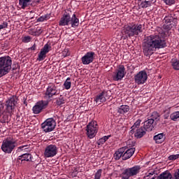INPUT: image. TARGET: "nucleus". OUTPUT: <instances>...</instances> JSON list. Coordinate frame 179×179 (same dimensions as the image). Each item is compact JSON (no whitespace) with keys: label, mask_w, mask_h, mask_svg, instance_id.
Listing matches in <instances>:
<instances>
[{"label":"nucleus","mask_w":179,"mask_h":179,"mask_svg":"<svg viewBox=\"0 0 179 179\" xmlns=\"http://www.w3.org/2000/svg\"><path fill=\"white\" fill-rule=\"evenodd\" d=\"M110 136H111L110 135L105 136L102 137V138H103V141L106 142V141H108V138H110Z\"/></svg>","instance_id":"obj_47"},{"label":"nucleus","mask_w":179,"mask_h":179,"mask_svg":"<svg viewBox=\"0 0 179 179\" xmlns=\"http://www.w3.org/2000/svg\"><path fill=\"white\" fill-rule=\"evenodd\" d=\"M122 179H129V178H128V176H126V177H123Z\"/></svg>","instance_id":"obj_50"},{"label":"nucleus","mask_w":179,"mask_h":179,"mask_svg":"<svg viewBox=\"0 0 179 179\" xmlns=\"http://www.w3.org/2000/svg\"><path fill=\"white\" fill-rule=\"evenodd\" d=\"M57 106H61L62 104H65V98L62 95H60L59 97L56 100Z\"/></svg>","instance_id":"obj_32"},{"label":"nucleus","mask_w":179,"mask_h":179,"mask_svg":"<svg viewBox=\"0 0 179 179\" xmlns=\"http://www.w3.org/2000/svg\"><path fill=\"white\" fill-rule=\"evenodd\" d=\"M143 179H157V176L155 175V171L149 173Z\"/></svg>","instance_id":"obj_36"},{"label":"nucleus","mask_w":179,"mask_h":179,"mask_svg":"<svg viewBox=\"0 0 179 179\" xmlns=\"http://www.w3.org/2000/svg\"><path fill=\"white\" fill-rule=\"evenodd\" d=\"M51 48V46L48 44H45L41 50V52L38 54L37 61H44L45 59V57H47V54L50 52V49Z\"/></svg>","instance_id":"obj_17"},{"label":"nucleus","mask_w":179,"mask_h":179,"mask_svg":"<svg viewBox=\"0 0 179 179\" xmlns=\"http://www.w3.org/2000/svg\"><path fill=\"white\" fill-rule=\"evenodd\" d=\"M48 106V101H40L33 107L32 111L34 114H40L46 106Z\"/></svg>","instance_id":"obj_14"},{"label":"nucleus","mask_w":179,"mask_h":179,"mask_svg":"<svg viewBox=\"0 0 179 179\" xmlns=\"http://www.w3.org/2000/svg\"><path fill=\"white\" fill-rule=\"evenodd\" d=\"M101 173H102V170L101 169H99L96 173L94 175V179H100L101 178Z\"/></svg>","instance_id":"obj_37"},{"label":"nucleus","mask_w":179,"mask_h":179,"mask_svg":"<svg viewBox=\"0 0 179 179\" xmlns=\"http://www.w3.org/2000/svg\"><path fill=\"white\" fill-rule=\"evenodd\" d=\"M12 113H8L6 110L3 112L2 116L0 119V122L1 124H9L10 121V115Z\"/></svg>","instance_id":"obj_20"},{"label":"nucleus","mask_w":179,"mask_h":179,"mask_svg":"<svg viewBox=\"0 0 179 179\" xmlns=\"http://www.w3.org/2000/svg\"><path fill=\"white\" fill-rule=\"evenodd\" d=\"M164 120H167V118H169V113H166V114L164 115Z\"/></svg>","instance_id":"obj_48"},{"label":"nucleus","mask_w":179,"mask_h":179,"mask_svg":"<svg viewBox=\"0 0 179 179\" xmlns=\"http://www.w3.org/2000/svg\"><path fill=\"white\" fill-rule=\"evenodd\" d=\"M171 120H172V121H177L179 120V111L175 112L173 113H172L171 115Z\"/></svg>","instance_id":"obj_34"},{"label":"nucleus","mask_w":179,"mask_h":179,"mask_svg":"<svg viewBox=\"0 0 179 179\" xmlns=\"http://www.w3.org/2000/svg\"><path fill=\"white\" fill-rule=\"evenodd\" d=\"M87 135L90 139H93L97 134V122H91L87 126Z\"/></svg>","instance_id":"obj_8"},{"label":"nucleus","mask_w":179,"mask_h":179,"mask_svg":"<svg viewBox=\"0 0 179 179\" xmlns=\"http://www.w3.org/2000/svg\"><path fill=\"white\" fill-rule=\"evenodd\" d=\"M58 154V148L54 144L47 145L45 148L44 156L45 157L50 158L57 156Z\"/></svg>","instance_id":"obj_9"},{"label":"nucleus","mask_w":179,"mask_h":179,"mask_svg":"<svg viewBox=\"0 0 179 179\" xmlns=\"http://www.w3.org/2000/svg\"><path fill=\"white\" fill-rule=\"evenodd\" d=\"M172 28H173V24H171L164 23L163 25V29H164V30H171Z\"/></svg>","instance_id":"obj_38"},{"label":"nucleus","mask_w":179,"mask_h":179,"mask_svg":"<svg viewBox=\"0 0 179 179\" xmlns=\"http://www.w3.org/2000/svg\"><path fill=\"white\" fill-rule=\"evenodd\" d=\"M26 149H29V145H28L18 147L17 151V152H22V150H26Z\"/></svg>","instance_id":"obj_39"},{"label":"nucleus","mask_w":179,"mask_h":179,"mask_svg":"<svg viewBox=\"0 0 179 179\" xmlns=\"http://www.w3.org/2000/svg\"><path fill=\"white\" fill-rule=\"evenodd\" d=\"M164 1L165 3H166V5H173L176 2V0H164Z\"/></svg>","instance_id":"obj_43"},{"label":"nucleus","mask_w":179,"mask_h":179,"mask_svg":"<svg viewBox=\"0 0 179 179\" xmlns=\"http://www.w3.org/2000/svg\"><path fill=\"white\" fill-rule=\"evenodd\" d=\"M165 23L168 24H172L174 22V18L173 17H170V16H166L164 19Z\"/></svg>","instance_id":"obj_33"},{"label":"nucleus","mask_w":179,"mask_h":179,"mask_svg":"<svg viewBox=\"0 0 179 179\" xmlns=\"http://www.w3.org/2000/svg\"><path fill=\"white\" fill-rule=\"evenodd\" d=\"M94 55L96 54L94 52H87L82 58L81 61L83 65H89L94 61Z\"/></svg>","instance_id":"obj_15"},{"label":"nucleus","mask_w":179,"mask_h":179,"mask_svg":"<svg viewBox=\"0 0 179 179\" xmlns=\"http://www.w3.org/2000/svg\"><path fill=\"white\" fill-rule=\"evenodd\" d=\"M103 143H106V141H104L103 138H100L98 141V145H103Z\"/></svg>","instance_id":"obj_46"},{"label":"nucleus","mask_w":179,"mask_h":179,"mask_svg":"<svg viewBox=\"0 0 179 179\" xmlns=\"http://www.w3.org/2000/svg\"><path fill=\"white\" fill-rule=\"evenodd\" d=\"M69 80H71V78H67L64 84V86L66 90H69V89H71V83Z\"/></svg>","instance_id":"obj_35"},{"label":"nucleus","mask_w":179,"mask_h":179,"mask_svg":"<svg viewBox=\"0 0 179 179\" xmlns=\"http://www.w3.org/2000/svg\"><path fill=\"white\" fill-rule=\"evenodd\" d=\"M166 41L159 35H150L143 45V51L145 57H150L156 48H164Z\"/></svg>","instance_id":"obj_1"},{"label":"nucleus","mask_w":179,"mask_h":179,"mask_svg":"<svg viewBox=\"0 0 179 179\" xmlns=\"http://www.w3.org/2000/svg\"><path fill=\"white\" fill-rule=\"evenodd\" d=\"M69 24L71 27H78L79 26V18L76 17V14L72 15V11L66 10L59 22V26H69Z\"/></svg>","instance_id":"obj_2"},{"label":"nucleus","mask_w":179,"mask_h":179,"mask_svg":"<svg viewBox=\"0 0 179 179\" xmlns=\"http://www.w3.org/2000/svg\"><path fill=\"white\" fill-rule=\"evenodd\" d=\"M164 136V134L161 133L158 134L157 135L155 136L153 139L155 141L156 143H163L164 139L163 138Z\"/></svg>","instance_id":"obj_26"},{"label":"nucleus","mask_w":179,"mask_h":179,"mask_svg":"<svg viewBox=\"0 0 179 179\" xmlns=\"http://www.w3.org/2000/svg\"><path fill=\"white\" fill-rule=\"evenodd\" d=\"M171 65L175 71H179V60L177 59H171Z\"/></svg>","instance_id":"obj_28"},{"label":"nucleus","mask_w":179,"mask_h":179,"mask_svg":"<svg viewBox=\"0 0 179 179\" xmlns=\"http://www.w3.org/2000/svg\"><path fill=\"white\" fill-rule=\"evenodd\" d=\"M31 40V38H30V36H25L24 37V43H29L30 42Z\"/></svg>","instance_id":"obj_45"},{"label":"nucleus","mask_w":179,"mask_h":179,"mask_svg":"<svg viewBox=\"0 0 179 179\" xmlns=\"http://www.w3.org/2000/svg\"><path fill=\"white\" fill-rule=\"evenodd\" d=\"M146 131H148V130H145V127L136 129L134 136L137 138V139H141V138H143L144 135H146Z\"/></svg>","instance_id":"obj_22"},{"label":"nucleus","mask_w":179,"mask_h":179,"mask_svg":"<svg viewBox=\"0 0 179 179\" xmlns=\"http://www.w3.org/2000/svg\"><path fill=\"white\" fill-rule=\"evenodd\" d=\"M31 50H32L33 51H34V50H36V44L33 45V46L31 47Z\"/></svg>","instance_id":"obj_49"},{"label":"nucleus","mask_w":179,"mask_h":179,"mask_svg":"<svg viewBox=\"0 0 179 179\" xmlns=\"http://www.w3.org/2000/svg\"><path fill=\"white\" fill-rule=\"evenodd\" d=\"M12 69V58L9 56L0 57V78L9 73Z\"/></svg>","instance_id":"obj_3"},{"label":"nucleus","mask_w":179,"mask_h":179,"mask_svg":"<svg viewBox=\"0 0 179 179\" xmlns=\"http://www.w3.org/2000/svg\"><path fill=\"white\" fill-rule=\"evenodd\" d=\"M17 103V98H16V96H13L8 98V100L6 101L5 104L6 111L9 114H12V113H13V110H15V107L16 106Z\"/></svg>","instance_id":"obj_7"},{"label":"nucleus","mask_w":179,"mask_h":179,"mask_svg":"<svg viewBox=\"0 0 179 179\" xmlns=\"http://www.w3.org/2000/svg\"><path fill=\"white\" fill-rule=\"evenodd\" d=\"M141 120H138L134 123V124L131 127V130L130 131L131 134H135V129H136V128H139V127H141Z\"/></svg>","instance_id":"obj_30"},{"label":"nucleus","mask_w":179,"mask_h":179,"mask_svg":"<svg viewBox=\"0 0 179 179\" xmlns=\"http://www.w3.org/2000/svg\"><path fill=\"white\" fill-rule=\"evenodd\" d=\"M129 111V106L127 105H122L117 109V113L119 114H127Z\"/></svg>","instance_id":"obj_25"},{"label":"nucleus","mask_w":179,"mask_h":179,"mask_svg":"<svg viewBox=\"0 0 179 179\" xmlns=\"http://www.w3.org/2000/svg\"><path fill=\"white\" fill-rule=\"evenodd\" d=\"M173 179H179V169L175 171Z\"/></svg>","instance_id":"obj_42"},{"label":"nucleus","mask_w":179,"mask_h":179,"mask_svg":"<svg viewBox=\"0 0 179 179\" xmlns=\"http://www.w3.org/2000/svg\"><path fill=\"white\" fill-rule=\"evenodd\" d=\"M177 159H179V155H173L169 157V160H177Z\"/></svg>","instance_id":"obj_40"},{"label":"nucleus","mask_w":179,"mask_h":179,"mask_svg":"<svg viewBox=\"0 0 179 179\" xmlns=\"http://www.w3.org/2000/svg\"><path fill=\"white\" fill-rule=\"evenodd\" d=\"M126 73L125 66H124V65H119L116 74L113 76V80H121L125 76Z\"/></svg>","instance_id":"obj_16"},{"label":"nucleus","mask_w":179,"mask_h":179,"mask_svg":"<svg viewBox=\"0 0 179 179\" xmlns=\"http://www.w3.org/2000/svg\"><path fill=\"white\" fill-rule=\"evenodd\" d=\"M140 6L143 8H149L150 6H152V1H142L140 3Z\"/></svg>","instance_id":"obj_29"},{"label":"nucleus","mask_w":179,"mask_h":179,"mask_svg":"<svg viewBox=\"0 0 179 179\" xmlns=\"http://www.w3.org/2000/svg\"><path fill=\"white\" fill-rule=\"evenodd\" d=\"M134 153H135V148H132L127 149L124 152L122 155V160H128V159H131V157H132L134 155Z\"/></svg>","instance_id":"obj_21"},{"label":"nucleus","mask_w":179,"mask_h":179,"mask_svg":"<svg viewBox=\"0 0 179 179\" xmlns=\"http://www.w3.org/2000/svg\"><path fill=\"white\" fill-rule=\"evenodd\" d=\"M16 148V141L13 138H6L3 141L1 150L4 153L10 154L13 152V149Z\"/></svg>","instance_id":"obj_5"},{"label":"nucleus","mask_w":179,"mask_h":179,"mask_svg":"<svg viewBox=\"0 0 179 179\" xmlns=\"http://www.w3.org/2000/svg\"><path fill=\"white\" fill-rule=\"evenodd\" d=\"M110 94L111 91L104 90L96 96L94 101H96V103L99 104H100L101 103H106V101H107V99H110V96H111Z\"/></svg>","instance_id":"obj_11"},{"label":"nucleus","mask_w":179,"mask_h":179,"mask_svg":"<svg viewBox=\"0 0 179 179\" xmlns=\"http://www.w3.org/2000/svg\"><path fill=\"white\" fill-rule=\"evenodd\" d=\"M142 31H143V25L142 24L128 25L123 29V34H124L126 38L138 36Z\"/></svg>","instance_id":"obj_4"},{"label":"nucleus","mask_w":179,"mask_h":179,"mask_svg":"<svg viewBox=\"0 0 179 179\" xmlns=\"http://www.w3.org/2000/svg\"><path fill=\"white\" fill-rule=\"evenodd\" d=\"M151 1H153V0H151Z\"/></svg>","instance_id":"obj_51"},{"label":"nucleus","mask_w":179,"mask_h":179,"mask_svg":"<svg viewBox=\"0 0 179 179\" xmlns=\"http://www.w3.org/2000/svg\"><path fill=\"white\" fill-rule=\"evenodd\" d=\"M8 28V22H3V24H0V30H2V29H6Z\"/></svg>","instance_id":"obj_44"},{"label":"nucleus","mask_w":179,"mask_h":179,"mask_svg":"<svg viewBox=\"0 0 179 179\" xmlns=\"http://www.w3.org/2000/svg\"><path fill=\"white\" fill-rule=\"evenodd\" d=\"M59 94V91L57 90V87L55 85H51L48 87L46 92L45 93V99L47 101H50L52 96H58Z\"/></svg>","instance_id":"obj_10"},{"label":"nucleus","mask_w":179,"mask_h":179,"mask_svg":"<svg viewBox=\"0 0 179 179\" xmlns=\"http://www.w3.org/2000/svg\"><path fill=\"white\" fill-rule=\"evenodd\" d=\"M125 149H127V147H122V148H120L118 151H116L114 154V159L115 160H120L121 157H122L124 155V152H125Z\"/></svg>","instance_id":"obj_23"},{"label":"nucleus","mask_w":179,"mask_h":179,"mask_svg":"<svg viewBox=\"0 0 179 179\" xmlns=\"http://www.w3.org/2000/svg\"><path fill=\"white\" fill-rule=\"evenodd\" d=\"M139 171H141V166H134L131 168L126 169L123 172V176H126V177H134V176H136L139 174Z\"/></svg>","instance_id":"obj_12"},{"label":"nucleus","mask_w":179,"mask_h":179,"mask_svg":"<svg viewBox=\"0 0 179 179\" xmlns=\"http://www.w3.org/2000/svg\"><path fill=\"white\" fill-rule=\"evenodd\" d=\"M57 122L53 118L47 119L43 123L41 124V128L44 132H52L55 129Z\"/></svg>","instance_id":"obj_6"},{"label":"nucleus","mask_w":179,"mask_h":179,"mask_svg":"<svg viewBox=\"0 0 179 179\" xmlns=\"http://www.w3.org/2000/svg\"><path fill=\"white\" fill-rule=\"evenodd\" d=\"M48 17V15H45L43 16H41L37 19V22H44Z\"/></svg>","instance_id":"obj_41"},{"label":"nucleus","mask_w":179,"mask_h":179,"mask_svg":"<svg viewBox=\"0 0 179 179\" xmlns=\"http://www.w3.org/2000/svg\"><path fill=\"white\" fill-rule=\"evenodd\" d=\"M29 2H31V0H19L20 6L22 9H26L29 6Z\"/></svg>","instance_id":"obj_27"},{"label":"nucleus","mask_w":179,"mask_h":179,"mask_svg":"<svg viewBox=\"0 0 179 179\" xmlns=\"http://www.w3.org/2000/svg\"><path fill=\"white\" fill-rule=\"evenodd\" d=\"M134 80L137 85H143L148 80V73L145 71H139L134 76Z\"/></svg>","instance_id":"obj_13"},{"label":"nucleus","mask_w":179,"mask_h":179,"mask_svg":"<svg viewBox=\"0 0 179 179\" xmlns=\"http://www.w3.org/2000/svg\"><path fill=\"white\" fill-rule=\"evenodd\" d=\"M157 125V122H155L153 119H148L144 122L143 127L147 131L150 132Z\"/></svg>","instance_id":"obj_18"},{"label":"nucleus","mask_w":179,"mask_h":179,"mask_svg":"<svg viewBox=\"0 0 179 179\" xmlns=\"http://www.w3.org/2000/svg\"><path fill=\"white\" fill-rule=\"evenodd\" d=\"M150 120H153L155 122H157V121H160V115L157 112H153Z\"/></svg>","instance_id":"obj_31"},{"label":"nucleus","mask_w":179,"mask_h":179,"mask_svg":"<svg viewBox=\"0 0 179 179\" xmlns=\"http://www.w3.org/2000/svg\"><path fill=\"white\" fill-rule=\"evenodd\" d=\"M173 178V175L169 171H164L159 176H157V179H171Z\"/></svg>","instance_id":"obj_24"},{"label":"nucleus","mask_w":179,"mask_h":179,"mask_svg":"<svg viewBox=\"0 0 179 179\" xmlns=\"http://www.w3.org/2000/svg\"><path fill=\"white\" fill-rule=\"evenodd\" d=\"M25 162H31V155L23 154L17 159V163L19 164H24Z\"/></svg>","instance_id":"obj_19"}]
</instances>
